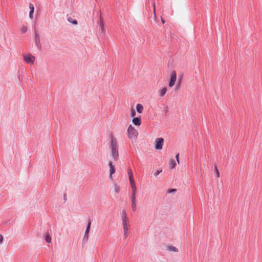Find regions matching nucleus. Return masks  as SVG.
<instances>
[{"instance_id": "nucleus-11", "label": "nucleus", "mask_w": 262, "mask_h": 262, "mask_svg": "<svg viewBox=\"0 0 262 262\" xmlns=\"http://www.w3.org/2000/svg\"><path fill=\"white\" fill-rule=\"evenodd\" d=\"M133 123L136 126H140L141 124V117L134 118L132 120Z\"/></svg>"}, {"instance_id": "nucleus-13", "label": "nucleus", "mask_w": 262, "mask_h": 262, "mask_svg": "<svg viewBox=\"0 0 262 262\" xmlns=\"http://www.w3.org/2000/svg\"><path fill=\"white\" fill-rule=\"evenodd\" d=\"M35 42L36 43V46L38 48L40 49L41 48V43L40 41V38L39 36L36 34L35 36Z\"/></svg>"}, {"instance_id": "nucleus-28", "label": "nucleus", "mask_w": 262, "mask_h": 262, "mask_svg": "<svg viewBox=\"0 0 262 262\" xmlns=\"http://www.w3.org/2000/svg\"><path fill=\"white\" fill-rule=\"evenodd\" d=\"M128 177L133 176V172L131 169L128 170Z\"/></svg>"}, {"instance_id": "nucleus-9", "label": "nucleus", "mask_w": 262, "mask_h": 262, "mask_svg": "<svg viewBox=\"0 0 262 262\" xmlns=\"http://www.w3.org/2000/svg\"><path fill=\"white\" fill-rule=\"evenodd\" d=\"M90 226H91V222H89L88 224V226H87V227H86V229L85 231V233H84V236L83 238V242H86L89 239V234L90 230Z\"/></svg>"}, {"instance_id": "nucleus-26", "label": "nucleus", "mask_w": 262, "mask_h": 262, "mask_svg": "<svg viewBox=\"0 0 262 262\" xmlns=\"http://www.w3.org/2000/svg\"><path fill=\"white\" fill-rule=\"evenodd\" d=\"M176 160H177V162L179 164L180 163V161H179V154H177L176 156Z\"/></svg>"}, {"instance_id": "nucleus-10", "label": "nucleus", "mask_w": 262, "mask_h": 262, "mask_svg": "<svg viewBox=\"0 0 262 262\" xmlns=\"http://www.w3.org/2000/svg\"><path fill=\"white\" fill-rule=\"evenodd\" d=\"M166 249L169 252H173L175 253L179 252V250L178 248L172 245H168L166 247Z\"/></svg>"}, {"instance_id": "nucleus-5", "label": "nucleus", "mask_w": 262, "mask_h": 262, "mask_svg": "<svg viewBox=\"0 0 262 262\" xmlns=\"http://www.w3.org/2000/svg\"><path fill=\"white\" fill-rule=\"evenodd\" d=\"M25 61L29 64L33 65L35 60V57L31 54H27L23 56Z\"/></svg>"}, {"instance_id": "nucleus-14", "label": "nucleus", "mask_w": 262, "mask_h": 262, "mask_svg": "<svg viewBox=\"0 0 262 262\" xmlns=\"http://www.w3.org/2000/svg\"><path fill=\"white\" fill-rule=\"evenodd\" d=\"M169 167L171 169H173L177 165V162L173 159H170L169 162Z\"/></svg>"}, {"instance_id": "nucleus-2", "label": "nucleus", "mask_w": 262, "mask_h": 262, "mask_svg": "<svg viewBox=\"0 0 262 262\" xmlns=\"http://www.w3.org/2000/svg\"><path fill=\"white\" fill-rule=\"evenodd\" d=\"M110 149L111 151V156L112 158L117 161L119 157V152L118 150V143L117 139L113 137H111V143L110 145Z\"/></svg>"}, {"instance_id": "nucleus-22", "label": "nucleus", "mask_w": 262, "mask_h": 262, "mask_svg": "<svg viewBox=\"0 0 262 262\" xmlns=\"http://www.w3.org/2000/svg\"><path fill=\"white\" fill-rule=\"evenodd\" d=\"M45 239L48 243H50L51 242V238L49 235H47L46 236Z\"/></svg>"}, {"instance_id": "nucleus-18", "label": "nucleus", "mask_w": 262, "mask_h": 262, "mask_svg": "<svg viewBox=\"0 0 262 262\" xmlns=\"http://www.w3.org/2000/svg\"><path fill=\"white\" fill-rule=\"evenodd\" d=\"M167 92V89L166 88H162V89H160L159 93L160 94V96L161 97H163L166 93Z\"/></svg>"}, {"instance_id": "nucleus-1", "label": "nucleus", "mask_w": 262, "mask_h": 262, "mask_svg": "<svg viewBox=\"0 0 262 262\" xmlns=\"http://www.w3.org/2000/svg\"><path fill=\"white\" fill-rule=\"evenodd\" d=\"M129 220L127 216L126 212L125 210L122 211V224L123 227V231L124 236L126 238L128 236V230L129 224L128 223Z\"/></svg>"}, {"instance_id": "nucleus-4", "label": "nucleus", "mask_w": 262, "mask_h": 262, "mask_svg": "<svg viewBox=\"0 0 262 262\" xmlns=\"http://www.w3.org/2000/svg\"><path fill=\"white\" fill-rule=\"evenodd\" d=\"M132 189V195L130 196L131 200V207L133 211H135L137 209V204H136V194L137 192V187L136 186H134V187H131Z\"/></svg>"}, {"instance_id": "nucleus-24", "label": "nucleus", "mask_w": 262, "mask_h": 262, "mask_svg": "<svg viewBox=\"0 0 262 262\" xmlns=\"http://www.w3.org/2000/svg\"><path fill=\"white\" fill-rule=\"evenodd\" d=\"M27 31V27L26 26H24L21 28V31L23 33H25Z\"/></svg>"}, {"instance_id": "nucleus-3", "label": "nucleus", "mask_w": 262, "mask_h": 262, "mask_svg": "<svg viewBox=\"0 0 262 262\" xmlns=\"http://www.w3.org/2000/svg\"><path fill=\"white\" fill-rule=\"evenodd\" d=\"M128 138L132 141H135L138 136V133L132 125H129L127 129Z\"/></svg>"}, {"instance_id": "nucleus-17", "label": "nucleus", "mask_w": 262, "mask_h": 262, "mask_svg": "<svg viewBox=\"0 0 262 262\" xmlns=\"http://www.w3.org/2000/svg\"><path fill=\"white\" fill-rule=\"evenodd\" d=\"M136 109L138 113L141 114L143 112V106L141 104H137L136 105Z\"/></svg>"}, {"instance_id": "nucleus-27", "label": "nucleus", "mask_w": 262, "mask_h": 262, "mask_svg": "<svg viewBox=\"0 0 262 262\" xmlns=\"http://www.w3.org/2000/svg\"><path fill=\"white\" fill-rule=\"evenodd\" d=\"M162 172V170H157L155 172V176L157 177L158 175H159L161 172Z\"/></svg>"}, {"instance_id": "nucleus-8", "label": "nucleus", "mask_w": 262, "mask_h": 262, "mask_svg": "<svg viewBox=\"0 0 262 262\" xmlns=\"http://www.w3.org/2000/svg\"><path fill=\"white\" fill-rule=\"evenodd\" d=\"M108 167H109V179L112 180L113 179V174L115 173L116 169L115 167V165H113V162L112 161H109L108 162Z\"/></svg>"}, {"instance_id": "nucleus-20", "label": "nucleus", "mask_w": 262, "mask_h": 262, "mask_svg": "<svg viewBox=\"0 0 262 262\" xmlns=\"http://www.w3.org/2000/svg\"><path fill=\"white\" fill-rule=\"evenodd\" d=\"M68 20L69 23H72L74 25L77 24V21L75 19H73L72 17H69L68 18Z\"/></svg>"}, {"instance_id": "nucleus-29", "label": "nucleus", "mask_w": 262, "mask_h": 262, "mask_svg": "<svg viewBox=\"0 0 262 262\" xmlns=\"http://www.w3.org/2000/svg\"><path fill=\"white\" fill-rule=\"evenodd\" d=\"M175 191H176V189H172L169 190L168 191V192H169V193H170L174 192Z\"/></svg>"}, {"instance_id": "nucleus-6", "label": "nucleus", "mask_w": 262, "mask_h": 262, "mask_svg": "<svg viewBox=\"0 0 262 262\" xmlns=\"http://www.w3.org/2000/svg\"><path fill=\"white\" fill-rule=\"evenodd\" d=\"M177 80V73L176 71H172L170 75V79L168 83L169 88H172L174 86Z\"/></svg>"}, {"instance_id": "nucleus-7", "label": "nucleus", "mask_w": 262, "mask_h": 262, "mask_svg": "<svg viewBox=\"0 0 262 262\" xmlns=\"http://www.w3.org/2000/svg\"><path fill=\"white\" fill-rule=\"evenodd\" d=\"M164 140L162 138H157L155 140V148L157 150H161L162 149Z\"/></svg>"}, {"instance_id": "nucleus-30", "label": "nucleus", "mask_w": 262, "mask_h": 262, "mask_svg": "<svg viewBox=\"0 0 262 262\" xmlns=\"http://www.w3.org/2000/svg\"><path fill=\"white\" fill-rule=\"evenodd\" d=\"M3 240V236L0 234V243H2Z\"/></svg>"}, {"instance_id": "nucleus-15", "label": "nucleus", "mask_w": 262, "mask_h": 262, "mask_svg": "<svg viewBox=\"0 0 262 262\" xmlns=\"http://www.w3.org/2000/svg\"><path fill=\"white\" fill-rule=\"evenodd\" d=\"M128 179H129V183L130 185V187H134V186H136L135 180L134 179L133 176L128 177Z\"/></svg>"}, {"instance_id": "nucleus-19", "label": "nucleus", "mask_w": 262, "mask_h": 262, "mask_svg": "<svg viewBox=\"0 0 262 262\" xmlns=\"http://www.w3.org/2000/svg\"><path fill=\"white\" fill-rule=\"evenodd\" d=\"M99 26H100V27L101 28V30L102 32H103V33H105V28H104V27L103 20H102L101 18L100 19Z\"/></svg>"}, {"instance_id": "nucleus-16", "label": "nucleus", "mask_w": 262, "mask_h": 262, "mask_svg": "<svg viewBox=\"0 0 262 262\" xmlns=\"http://www.w3.org/2000/svg\"><path fill=\"white\" fill-rule=\"evenodd\" d=\"M114 186V190L116 193H119L120 191V186L116 183H114L113 184Z\"/></svg>"}, {"instance_id": "nucleus-23", "label": "nucleus", "mask_w": 262, "mask_h": 262, "mask_svg": "<svg viewBox=\"0 0 262 262\" xmlns=\"http://www.w3.org/2000/svg\"><path fill=\"white\" fill-rule=\"evenodd\" d=\"M215 172L216 173V177L219 178L220 177V172H219V171L216 166H215Z\"/></svg>"}, {"instance_id": "nucleus-25", "label": "nucleus", "mask_w": 262, "mask_h": 262, "mask_svg": "<svg viewBox=\"0 0 262 262\" xmlns=\"http://www.w3.org/2000/svg\"><path fill=\"white\" fill-rule=\"evenodd\" d=\"M135 116H136L135 110L134 108H132V111H131V116L132 117H134Z\"/></svg>"}, {"instance_id": "nucleus-21", "label": "nucleus", "mask_w": 262, "mask_h": 262, "mask_svg": "<svg viewBox=\"0 0 262 262\" xmlns=\"http://www.w3.org/2000/svg\"><path fill=\"white\" fill-rule=\"evenodd\" d=\"M152 7L154 9V19L156 20L157 19V16L156 14V7H155V2L152 3Z\"/></svg>"}, {"instance_id": "nucleus-12", "label": "nucleus", "mask_w": 262, "mask_h": 262, "mask_svg": "<svg viewBox=\"0 0 262 262\" xmlns=\"http://www.w3.org/2000/svg\"><path fill=\"white\" fill-rule=\"evenodd\" d=\"M29 8L30 9V12H29V17L30 19H32L33 18V14L34 11V7L32 4L30 3L29 4Z\"/></svg>"}, {"instance_id": "nucleus-31", "label": "nucleus", "mask_w": 262, "mask_h": 262, "mask_svg": "<svg viewBox=\"0 0 262 262\" xmlns=\"http://www.w3.org/2000/svg\"><path fill=\"white\" fill-rule=\"evenodd\" d=\"M180 84H181V80H180L179 81V83H178V86H177L178 88H179V86H180Z\"/></svg>"}, {"instance_id": "nucleus-32", "label": "nucleus", "mask_w": 262, "mask_h": 262, "mask_svg": "<svg viewBox=\"0 0 262 262\" xmlns=\"http://www.w3.org/2000/svg\"><path fill=\"white\" fill-rule=\"evenodd\" d=\"M161 21L163 24L165 23V20L163 19V18L161 17Z\"/></svg>"}]
</instances>
